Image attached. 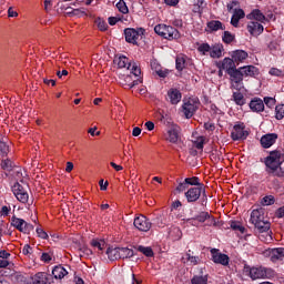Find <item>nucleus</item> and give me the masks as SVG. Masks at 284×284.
Instances as JSON below:
<instances>
[{"mask_svg": "<svg viewBox=\"0 0 284 284\" xmlns=\"http://www.w3.org/2000/svg\"><path fill=\"white\" fill-rule=\"evenodd\" d=\"M190 252L192 251L189 250L186 253V261H189L191 265H199V263H201V258L199 256L190 254Z\"/></svg>", "mask_w": 284, "mask_h": 284, "instance_id": "8fccbe9b", "label": "nucleus"}, {"mask_svg": "<svg viewBox=\"0 0 284 284\" xmlns=\"http://www.w3.org/2000/svg\"><path fill=\"white\" fill-rule=\"evenodd\" d=\"M244 272L252 278V281H257L258 278H265L267 274V268L265 267H251L250 265H244Z\"/></svg>", "mask_w": 284, "mask_h": 284, "instance_id": "423d86ee", "label": "nucleus"}, {"mask_svg": "<svg viewBox=\"0 0 284 284\" xmlns=\"http://www.w3.org/2000/svg\"><path fill=\"white\" fill-rule=\"evenodd\" d=\"M203 145H205V138L200 136L196 141H194V146L196 150H203Z\"/></svg>", "mask_w": 284, "mask_h": 284, "instance_id": "13d9d810", "label": "nucleus"}, {"mask_svg": "<svg viewBox=\"0 0 284 284\" xmlns=\"http://www.w3.org/2000/svg\"><path fill=\"white\" fill-rule=\"evenodd\" d=\"M268 256H270L272 263H276L277 261H283L284 248L283 247L271 248V250H268Z\"/></svg>", "mask_w": 284, "mask_h": 284, "instance_id": "412c9836", "label": "nucleus"}, {"mask_svg": "<svg viewBox=\"0 0 284 284\" xmlns=\"http://www.w3.org/2000/svg\"><path fill=\"white\" fill-rule=\"evenodd\" d=\"M175 68L178 72H183L185 70V55H178L175 59Z\"/></svg>", "mask_w": 284, "mask_h": 284, "instance_id": "72a5a7b5", "label": "nucleus"}, {"mask_svg": "<svg viewBox=\"0 0 284 284\" xmlns=\"http://www.w3.org/2000/svg\"><path fill=\"white\" fill-rule=\"evenodd\" d=\"M233 16L237 19H245V11L243 9H235Z\"/></svg>", "mask_w": 284, "mask_h": 284, "instance_id": "e2e57ef3", "label": "nucleus"}, {"mask_svg": "<svg viewBox=\"0 0 284 284\" xmlns=\"http://www.w3.org/2000/svg\"><path fill=\"white\" fill-rule=\"evenodd\" d=\"M168 99L172 105H179V103H181V99H183V94L179 89H170L168 91Z\"/></svg>", "mask_w": 284, "mask_h": 284, "instance_id": "6ab92c4d", "label": "nucleus"}, {"mask_svg": "<svg viewBox=\"0 0 284 284\" xmlns=\"http://www.w3.org/2000/svg\"><path fill=\"white\" fill-rule=\"evenodd\" d=\"M234 39H236V37L234 34H232V32L230 31H224L223 36H222V41L223 43H232L234 41Z\"/></svg>", "mask_w": 284, "mask_h": 284, "instance_id": "a18cd8bd", "label": "nucleus"}, {"mask_svg": "<svg viewBox=\"0 0 284 284\" xmlns=\"http://www.w3.org/2000/svg\"><path fill=\"white\" fill-rule=\"evenodd\" d=\"M10 152V146L7 145L6 142L0 141V156L6 158L8 156V153Z\"/></svg>", "mask_w": 284, "mask_h": 284, "instance_id": "603ef678", "label": "nucleus"}, {"mask_svg": "<svg viewBox=\"0 0 284 284\" xmlns=\"http://www.w3.org/2000/svg\"><path fill=\"white\" fill-rule=\"evenodd\" d=\"M91 246L97 247V250L100 252H103L104 247H108V244L105 243V240L93 239L91 241Z\"/></svg>", "mask_w": 284, "mask_h": 284, "instance_id": "c9c22d12", "label": "nucleus"}, {"mask_svg": "<svg viewBox=\"0 0 284 284\" xmlns=\"http://www.w3.org/2000/svg\"><path fill=\"white\" fill-rule=\"evenodd\" d=\"M201 275H194L191 278V284H207V275H203V268L200 271Z\"/></svg>", "mask_w": 284, "mask_h": 284, "instance_id": "2f4dec72", "label": "nucleus"}, {"mask_svg": "<svg viewBox=\"0 0 284 284\" xmlns=\"http://www.w3.org/2000/svg\"><path fill=\"white\" fill-rule=\"evenodd\" d=\"M210 219V214L205 211L200 212L194 217H191L187 220V223H194V221H197L199 223H205Z\"/></svg>", "mask_w": 284, "mask_h": 284, "instance_id": "c85d7f7f", "label": "nucleus"}, {"mask_svg": "<svg viewBox=\"0 0 284 284\" xmlns=\"http://www.w3.org/2000/svg\"><path fill=\"white\" fill-rule=\"evenodd\" d=\"M232 83V88L234 90H241L243 88V71H241V68H235V70L227 73Z\"/></svg>", "mask_w": 284, "mask_h": 284, "instance_id": "0eeeda50", "label": "nucleus"}, {"mask_svg": "<svg viewBox=\"0 0 284 284\" xmlns=\"http://www.w3.org/2000/svg\"><path fill=\"white\" fill-rule=\"evenodd\" d=\"M11 226L22 234H30V232L34 231V225L26 222L23 219L17 217V215L11 217Z\"/></svg>", "mask_w": 284, "mask_h": 284, "instance_id": "39448f33", "label": "nucleus"}, {"mask_svg": "<svg viewBox=\"0 0 284 284\" xmlns=\"http://www.w3.org/2000/svg\"><path fill=\"white\" fill-rule=\"evenodd\" d=\"M201 108V101L199 98H189L183 102L182 109L185 119H192L193 114Z\"/></svg>", "mask_w": 284, "mask_h": 284, "instance_id": "7ed1b4c3", "label": "nucleus"}, {"mask_svg": "<svg viewBox=\"0 0 284 284\" xmlns=\"http://www.w3.org/2000/svg\"><path fill=\"white\" fill-rule=\"evenodd\" d=\"M134 256V251L128 247H120V258H132Z\"/></svg>", "mask_w": 284, "mask_h": 284, "instance_id": "4c0bfd02", "label": "nucleus"}, {"mask_svg": "<svg viewBox=\"0 0 284 284\" xmlns=\"http://www.w3.org/2000/svg\"><path fill=\"white\" fill-rule=\"evenodd\" d=\"M52 274L54 278H65V276H68V270L62 265H58L52 270Z\"/></svg>", "mask_w": 284, "mask_h": 284, "instance_id": "cd10ccee", "label": "nucleus"}, {"mask_svg": "<svg viewBox=\"0 0 284 284\" xmlns=\"http://www.w3.org/2000/svg\"><path fill=\"white\" fill-rule=\"evenodd\" d=\"M274 203H276L274 195H265L261 201V204L264 206L274 205Z\"/></svg>", "mask_w": 284, "mask_h": 284, "instance_id": "09e8293b", "label": "nucleus"}, {"mask_svg": "<svg viewBox=\"0 0 284 284\" xmlns=\"http://www.w3.org/2000/svg\"><path fill=\"white\" fill-rule=\"evenodd\" d=\"M284 163V152L281 150H273L268 156L264 158L265 172L275 171L278 165Z\"/></svg>", "mask_w": 284, "mask_h": 284, "instance_id": "f257e3e1", "label": "nucleus"}, {"mask_svg": "<svg viewBox=\"0 0 284 284\" xmlns=\"http://www.w3.org/2000/svg\"><path fill=\"white\" fill-rule=\"evenodd\" d=\"M145 34V29L143 28H126L124 29V39L126 43H131L132 45H139V37H143Z\"/></svg>", "mask_w": 284, "mask_h": 284, "instance_id": "20e7f679", "label": "nucleus"}, {"mask_svg": "<svg viewBox=\"0 0 284 284\" xmlns=\"http://www.w3.org/2000/svg\"><path fill=\"white\" fill-rule=\"evenodd\" d=\"M236 63L233 58H224L221 62L217 63L219 70H225L226 74L231 73L236 69Z\"/></svg>", "mask_w": 284, "mask_h": 284, "instance_id": "f3484780", "label": "nucleus"}, {"mask_svg": "<svg viewBox=\"0 0 284 284\" xmlns=\"http://www.w3.org/2000/svg\"><path fill=\"white\" fill-rule=\"evenodd\" d=\"M36 232H37V235L39 236V239H42V240H44V241H48V233L44 232L43 229L38 227V229L36 230Z\"/></svg>", "mask_w": 284, "mask_h": 284, "instance_id": "680f3d73", "label": "nucleus"}, {"mask_svg": "<svg viewBox=\"0 0 284 284\" xmlns=\"http://www.w3.org/2000/svg\"><path fill=\"white\" fill-rule=\"evenodd\" d=\"M222 54H223V51H221V47L215 45V47L211 48L210 57L212 59H221Z\"/></svg>", "mask_w": 284, "mask_h": 284, "instance_id": "c03bdc74", "label": "nucleus"}, {"mask_svg": "<svg viewBox=\"0 0 284 284\" xmlns=\"http://www.w3.org/2000/svg\"><path fill=\"white\" fill-rule=\"evenodd\" d=\"M154 32L162 39H168V41H174V39H181V33L176 28L166 24H156L154 27Z\"/></svg>", "mask_w": 284, "mask_h": 284, "instance_id": "f03ea898", "label": "nucleus"}, {"mask_svg": "<svg viewBox=\"0 0 284 284\" xmlns=\"http://www.w3.org/2000/svg\"><path fill=\"white\" fill-rule=\"evenodd\" d=\"M116 8H118L119 12H122V14H128V12H130V9H128V4L125 3L124 0H120L116 3Z\"/></svg>", "mask_w": 284, "mask_h": 284, "instance_id": "3c124183", "label": "nucleus"}, {"mask_svg": "<svg viewBox=\"0 0 284 284\" xmlns=\"http://www.w3.org/2000/svg\"><path fill=\"white\" fill-rule=\"evenodd\" d=\"M263 221H265V209L260 207L251 212L250 223H252V225H255L256 223H261Z\"/></svg>", "mask_w": 284, "mask_h": 284, "instance_id": "a211bd4d", "label": "nucleus"}, {"mask_svg": "<svg viewBox=\"0 0 284 284\" xmlns=\"http://www.w3.org/2000/svg\"><path fill=\"white\" fill-rule=\"evenodd\" d=\"M207 8V2L205 0H194L193 12L197 14H203V10Z\"/></svg>", "mask_w": 284, "mask_h": 284, "instance_id": "c756f323", "label": "nucleus"}, {"mask_svg": "<svg viewBox=\"0 0 284 284\" xmlns=\"http://www.w3.org/2000/svg\"><path fill=\"white\" fill-rule=\"evenodd\" d=\"M10 210H11L10 206H7V205L2 206L0 211V216H8L10 214Z\"/></svg>", "mask_w": 284, "mask_h": 284, "instance_id": "338daca9", "label": "nucleus"}, {"mask_svg": "<svg viewBox=\"0 0 284 284\" xmlns=\"http://www.w3.org/2000/svg\"><path fill=\"white\" fill-rule=\"evenodd\" d=\"M168 141L170 143H178L179 142V131L176 129H171L168 131Z\"/></svg>", "mask_w": 284, "mask_h": 284, "instance_id": "58836bf2", "label": "nucleus"}, {"mask_svg": "<svg viewBox=\"0 0 284 284\" xmlns=\"http://www.w3.org/2000/svg\"><path fill=\"white\" fill-rule=\"evenodd\" d=\"M247 32L251 34V37H261L263 32H265V28L261 22L251 21L246 26Z\"/></svg>", "mask_w": 284, "mask_h": 284, "instance_id": "ddd939ff", "label": "nucleus"}, {"mask_svg": "<svg viewBox=\"0 0 284 284\" xmlns=\"http://www.w3.org/2000/svg\"><path fill=\"white\" fill-rule=\"evenodd\" d=\"M121 85L124 88V90H132V74L125 75L121 82Z\"/></svg>", "mask_w": 284, "mask_h": 284, "instance_id": "49530a36", "label": "nucleus"}, {"mask_svg": "<svg viewBox=\"0 0 284 284\" xmlns=\"http://www.w3.org/2000/svg\"><path fill=\"white\" fill-rule=\"evenodd\" d=\"M250 109L252 112H264L265 103L261 100V98H254L250 102Z\"/></svg>", "mask_w": 284, "mask_h": 284, "instance_id": "b1692460", "label": "nucleus"}, {"mask_svg": "<svg viewBox=\"0 0 284 284\" xmlns=\"http://www.w3.org/2000/svg\"><path fill=\"white\" fill-rule=\"evenodd\" d=\"M250 136V132L245 131V124H235L233 131L231 132V138L234 141H245Z\"/></svg>", "mask_w": 284, "mask_h": 284, "instance_id": "f8f14e48", "label": "nucleus"}, {"mask_svg": "<svg viewBox=\"0 0 284 284\" xmlns=\"http://www.w3.org/2000/svg\"><path fill=\"white\" fill-rule=\"evenodd\" d=\"M255 230H257L258 234H265V232H270L272 224L270 221L263 220L262 222H257L253 224Z\"/></svg>", "mask_w": 284, "mask_h": 284, "instance_id": "a878e982", "label": "nucleus"}, {"mask_svg": "<svg viewBox=\"0 0 284 284\" xmlns=\"http://www.w3.org/2000/svg\"><path fill=\"white\" fill-rule=\"evenodd\" d=\"M1 169L6 170L7 172H12L14 169V162L10 159H4L1 161Z\"/></svg>", "mask_w": 284, "mask_h": 284, "instance_id": "a19ab883", "label": "nucleus"}, {"mask_svg": "<svg viewBox=\"0 0 284 284\" xmlns=\"http://www.w3.org/2000/svg\"><path fill=\"white\" fill-rule=\"evenodd\" d=\"M240 70L242 71L244 79L247 77L256 79V77H258V74H260L258 68H256L254 65L240 67Z\"/></svg>", "mask_w": 284, "mask_h": 284, "instance_id": "aec40b11", "label": "nucleus"}, {"mask_svg": "<svg viewBox=\"0 0 284 284\" xmlns=\"http://www.w3.org/2000/svg\"><path fill=\"white\" fill-rule=\"evenodd\" d=\"M206 221V225L209 227H221V222L216 221V219L213 215H210V217Z\"/></svg>", "mask_w": 284, "mask_h": 284, "instance_id": "864d4df0", "label": "nucleus"}, {"mask_svg": "<svg viewBox=\"0 0 284 284\" xmlns=\"http://www.w3.org/2000/svg\"><path fill=\"white\" fill-rule=\"evenodd\" d=\"M202 192H204V185L192 186L184 193V196L187 203H196L201 199Z\"/></svg>", "mask_w": 284, "mask_h": 284, "instance_id": "1a4fd4ad", "label": "nucleus"}, {"mask_svg": "<svg viewBox=\"0 0 284 284\" xmlns=\"http://www.w3.org/2000/svg\"><path fill=\"white\" fill-rule=\"evenodd\" d=\"M209 32H219V30H225V24L220 20H211L206 23Z\"/></svg>", "mask_w": 284, "mask_h": 284, "instance_id": "393cba45", "label": "nucleus"}, {"mask_svg": "<svg viewBox=\"0 0 284 284\" xmlns=\"http://www.w3.org/2000/svg\"><path fill=\"white\" fill-rule=\"evenodd\" d=\"M129 70H131V74L133 77H140L141 75V69H139V67L134 62L131 63V67H130Z\"/></svg>", "mask_w": 284, "mask_h": 284, "instance_id": "4d7b16f0", "label": "nucleus"}, {"mask_svg": "<svg viewBox=\"0 0 284 284\" xmlns=\"http://www.w3.org/2000/svg\"><path fill=\"white\" fill-rule=\"evenodd\" d=\"M22 254H24V256H28V254H32V246H30V244H26L22 247Z\"/></svg>", "mask_w": 284, "mask_h": 284, "instance_id": "69168bd1", "label": "nucleus"}, {"mask_svg": "<svg viewBox=\"0 0 284 284\" xmlns=\"http://www.w3.org/2000/svg\"><path fill=\"white\" fill-rule=\"evenodd\" d=\"M230 227L231 230H234V232H241V234H245V226L241 225L240 222L231 221Z\"/></svg>", "mask_w": 284, "mask_h": 284, "instance_id": "37998d69", "label": "nucleus"}, {"mask_svg": "<svg viewBox=\"0 0 284 284\" xmlns=\"http://www.w3.org/2000/svg\"><path fill=\"white\" fill-rule=\"evenodd\" d=\"M40 261L43 263H50V261H52V255H50V253H42Z\"/></svg>", "mask_w": 284, "mask_h": 284, "instance_id": "0e129e2a", "label": "nucleus"}, {"mask_svg": "<svg viewBox=\"0 0 284 284\" xmlns=\"http://www.w3.org/2000/svg\"><path fill=\"white\" fill-rule=\"evenodd\" d=\"M263 103H265L266 108L272 109V108H274V105H276V99L266 97V98H264Z\"/></svg>", "mask_w": 284, "mask_h": 284, "instance_id": "6e6d98bb", "label": "nucleus"}, {"mask_svg": "<svg viewBox=\"0 0 284 284\" xmlns=\"http://www.w3.org/2000/svg\"><path fill=\"white\" fill-rule=\"evenodd\" d=\"M187 187H190V185L186 183V180H184L183 182L178 184L175 192L181 194L182 192H185V190H187Z\"/></svg>", "mask_w": 284, "mask_h": 284, "instance_id": "5fc2aeb1", "label": "nucleus"}, {"mask_svg": "<svg viewBox=\"0 0 284 284\" xmlns=\"http://www.w3.org/2000/svg\"><path fill=\"white\" fill-rule=\"evenodd\" d=\"M232 99L236 105H245V95L241 92H233Z\"/></svg>", "mask_w": 284, "mask_h": 284, "instance_id": "e433bc0d", "label": "nucleus"}, {"mask_svg": "<svg viewBox=\"0 0 284 284\" xmlns=\"http://www.w3.org/2000/svg\"><path fill=\"white\" fill-rule=\"evenodd\" d=\"M69 14H72L73 17H88V13L81 9H73Z\"/></svg>", "mask_w": 284, "mask_h": 284, "instance_id": "bf43d9fd", "label": "nucleus"}, {"mask_svg": "<svg viewBox=\"0 0 284 284\" xmlns=\"http://www.w3.org/2000/svg\"><path fill=\"white\" fill-rule=\"evenodd\" d=\"M118 67L126 68L128 70H130V68H132V63L130 62V59H128V57L121 55L118 60Z\"/></svg>", "mask_w": 284, "mask_h": 284, "instance_id": "ea45409f", "label": "nucleus"}, {"mask_svg": "<svg viewBox=\"0 0 284 284\" xmlns=\"http://www.w3.org/2000/svg\"><path fill=\"white\" fill-rule=\"evenodd\" d=\"M275 216H276V219H284V206L278 207V209L275 211Z\"/></svg>", "mask_w": 284, "mask_h": 284, "instance_id": "774afa93", "label": "nucleus"}, {"mask_svg": "<svg viewBox=\"0 0 284 284\" xmlns=\"http://www.w3.org/2000/svg\"><path fill=\"white\" fill-rule=\"evenodd\" d=\"M27 284H50V277L45 272H39L33 276H30Z\"/></svg>", "mask_w": 284, "mask_h": 284, "instance_id": "4468645a", "label": "nucleus"}, {"mask_svg": "<svg viewBox=\"0 0 284 284\" xmlns=\"http://www.w3.org/2000/svg\"><path fill=\"white\" fill-rule=\"evenodd\" d=\"M212 49V47H210V44L207 43H202L197 50L202 53V54H205L206 52H210Z\"/></svg>", "mask_w": 284, "mask_h": 284, "instance_id": "052dcab7", "label": "nucleus"}, {"mask_svg": "<svg viewBox=\"0 0 284 284\" xmlns=\"http://www.w3.org/2000/svg\"><path fill=\"white\" fill-rule=\"evenodd\" d=\"M275 119L277 121L284 119V104H278L275 106Z\"/></svg>", "mask_w": 284, "mask_h": 284, "instance_id": "de8ad7c7", "label": "nucleus"}, {"mask_svg": "<svg viewBox=\"0 0 284 284\" xmlns=\"http://www.w3.org/2000/svg\"><path fill=\"white\" fill-rule=\"evenodd\" d=\"M184 181H186L189 185H194L193 187H201V185H205L201 183V179H199L197 176L185 178Z\"/></svg>", "mask_w": 284, "mask_h": 284, "instance_id": "79ce46f5", "label": "nucleus"}, {"mask_svg": "<svg viewBox=\"0 0 284 284\" xmlns=\"http://www.w3.org/2000/svg\"><path fill=\"white\" fill-rule=\"evenodd\" d=\"M12 192L20 203H28L30 195L28 194V190L21 183H14L12 186Z\"/></svg>", "mask_w": 284, "mask_h": 284, "instance_id": "6e6552de", "label": "nucleus"}, {"mask_svg": "<svg viewBox=\"0 0 284 284\" xmlns=\"http://www.w3.org/2000/svg\"><path fill=\"white\" fill-rule=\"evenodd\" d=\"M133 225L140 232H150V230H152V222L145 215H140L135 217Z\"/></svg>", "mask_w": 284, "mask_h": 284, "instance_id": "9d476101", "label": "nucleus"}, {"mask_svg": "<svg viewBox=\"0 0 284 284\" xmlns=\"http://www.w3.org/2000/svg\"><path fill=\"white\" fill-rule=\"evenodd\" d=\"M211 261L215 263L216 265H230V256L227 254L221 253L219 248H211Z\"/></svg>", "mask_w": 284, "mask_h": 284, "instance_id": "9b49d317", "label": "nucleus"}, {"mask_svg": "<svg viewBox=\"0 0 284 284\" xmlns=\"http://www.w3.org/2000/svg\"><path fill=\"white\" fill-rule=\"evenodd\" d=\"M276 141H278V134L267 133L261 138L260 143H261L262 148H264V150H267V149L272 148V145H274V143H276Z\"/></svg>", "mask_w": 284, "mask_h": 284, "instance_id": "2eb2a0df", "label": "nucleus"}, {"mask_svg": "<svg viewBox=\"0 0 284 284\" xmlns=\"http://www.w3.org/2000/svg\"><path fill=\"white\" fill-rule=\"evenodd\" d=\"M153 225H156V227H165L166 225H170V217L168 216V213L156 215L153 219Z\"/></svg>", "mask_w": 284, "mask_h": 284, "instance_id": "5701e85b", "label": "nucleus"}, {"mask_svg": "<svg viewBox=\"0 0 284 284\" xmlns=\"http://www.w3.org/2000/svg\"><path fill=\"white\" fill-rule=\"evenodd\" d=\"M106 255L109 261H119L120 256V247H108Z\"/></svg>", "mask_w": 284, "mask_h": 284, "instance_id": "bb28decb", "label": "nucleus"}, {"mask_svg": "<svg viewBox=\"0 0 284 284\" xmlns=\"http://www.w3.org/2000/svg\"><path fill=\"white\" fill-rule=\"evenodd\" d=\"M151 68H152V70H154L155 74H158V77H160V79H165V77H168V74H170V70L163 69V68H161V65H159L156 63H152Z\"/></svg>", "mask_w": 284, "mask_h": 284, "instance_id": "7c9ffc66", "label": "nucleus"}, {"mask_svg": "<svg viewBox=\"0 0 284 284\" xmlns=\"http://www.w3.org/2000/svg\"><path fill=\"white\" fill-rule=\"evenodd\" d=\"M135 250H138V252H141V254H143L148 258H152V256H154V251L150 246L139 245L138 247H135Z\"/></svg>", "mask_w": 284, "mask_h": 284, "instance_id": "473e14b6", "label": "nucleus"}, {"mask_svg": "<svg viewBox=\"0 0 284 284\" xmlns=\"http://www.w3.org/2000/svg\"><path fill=\"white\" fill-rule=\"evenodd\" d=\"M268 176H277L278 179H284V169L281 165H277L274 171H266Z\"/></svg>", "mask_w": 284, "mask_h": 284, "instance_id": "f704fd0d", "label": "nucleus"}, {"mask_svg": "<svg viewBox=\"0 0 284 284\" xmlns=\"http://www.w3.org/2000/svg\"><path fill=\"white\" fill-rule=\"evenodd\" d=\"M247 57H248L247 51H244V50H235L231 52V58H233L235 65L243 63V61H245Z\"/></svg>", "mask_w": 284, "mask_h": 284, "instance_id": "4be33fe9", "label": "nucleus"}, {"mask_svg": "<svg viewBox=\"0 0 284 284\" xmlns=\"http://www.w3.org/2000/svg\"><path fill=\"white\" fill-rule=\"evenodd\" d=\"M246 19L257 23L270 22V19H267V17H265V14H263L260 9H253L248 14H246Z\"/></svg>", "mask_w": 284, "mask_h": 284, "instance_id": "dca6fc26", "label": "nucleus"}]
</instances>
